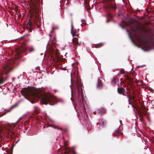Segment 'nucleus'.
<instances>
[{
    "instance_id": "obj_1",
    "label": "nucleus",
    "mask_w": 154,
    "mask_h": 154,
    "mask_svg": "<svg viewBox=\"0 0 154 154\" xmlns=\"http://www.w3.org/2000/svg\"><path fill=\"white\" fill-rule=\"evenodd\" d=\"M22 93L28 99L41 98V103L42 104H48L52 106L57 103L56 97L45 93L40 92L38 91L31 88H24L22 89Z\"/></svg>"
},
{
    "instance_id": "obj_2",
    "label": "nucleus",
    "mask_w": 154,
    "mask_h": 154,
    "mask_svg": "<svg viewBox=\"0 0 154 154\" xmlns=\"http://www.w3.org/2000/svg\"><path fill=\"white\" fill-rule=\"evenodd\" d=\"M21 47L15 50V51L18 57H22L23 54L26 53V48L25 47L21 46Z\"/></svg>"
},
{
    "instance_id": "obj_3",
    "label": "nucleus",
    "mask_w": 154,
    "mask_h": 154,
    "mask_svg": "<svg viewBox=\"0 0 154 154\" xmlns=\"http://www.w3.org/2000/svg\"><path fill=\"white\" fill-rule=\"evenodd\" d=\"M13 69V66L12 65H10L8 63L5 65L3 67L2 70L3 73L2 74H8Z\"/></svg>"
},
{
    "instance_id": "obj_4",
    "label": "nucleus",
    "mask_w": 154,
    "mask_h": 154,
    "mask_svg": "<svg viewBox=\"0 0 154 154\" xmlns=\"http://www.w3.org/2000/svg\"><path fill=\"white\" fill-rule=\"evenodd\" d=\"M26 26L27 29L29 30L30 32H32L34 26L32 24L31 20H28L27 22L26 23Z\"/></svg>"
},
{
    "instance_id": "obj_5",
    "label": "nucleus",
    "mask_w": 154,
    "mask_h": 154,
    "mask_svg": "<svg viewBox=\"0 0 154 154\" xmlns=\"http://www.w3.org/2000/svg\"><path fill=\"white\" fill-rule=\"evenodd\" d=\"M76 85L77 87V91H78L79 95L78 99H79V98H81V97L82 98V97L83 96V94L82 87L80 86L79 84H78L77 83L76 84Z\"/></svg>"
},
{
    "instance_id": "obj_6",
    "label": "nucleus",
    "mask_w": 154,
    "mask_h": 154,
    "mask_svg": "<svg viewBox=\"0 0 154 154\" xmlns=\"http://www.w3.org/2000/svg\"><path fill=\"white\" fill-rule=\"evenodd\" d=\"M18 105L16 104H14V105L12 106H11L10 108L7 110H6V111L4 112H0V115L1 116H2L4 115H5L8 112H9L11 111L14 108L16 107Z\"/></svg>"
},
{
    "instance_id": "obj_7",
    "label": "nucleus",
    "mask_w": 154,
    "mask_h": 154,
    "mask_svg": "<svg viewBox=\"0 0 154 154\" xmlns=\"http://www.w3.org/2000/svg\"><path fill=\"white\" fill-rule=\"evenodd\" d=\"M117 91L118 93L119 94H122L123 95L127 96V95L125 94L126 93L125 90L122 87H118L117 88Z\"/></svg>"
},
{
    "instance_id": "obj_8",
    "label": "nucleus",
    "mask_w": 154,
    "mask_h": 154,
    "mask_svg": "<svg viewBox=\"0 0 154 154\" xmlns=\"http://www.w3.org/2000/svg\"><path fill=\"white\" fill-rule=\"evenodd\" d=\"M108 9H111L112 10H115L116 8V5L110 2L107 4L106 6V8Z\"/></svg>"
},
{
    "instance_id": "obj_9",
    "label": "nucleus",
    "mask_w": 154,
    "mask_h": 154,
    "mask_svg": "<svg viewBox=\"0 0 154 154\" xmlns=\"http://www.w3.org/2000/svg\"><path fill=\"white\" fill-rule=\"evenodd\" d=\"M71 33L72 35L73 36H78V35H76V29H74V27L73 25V22L72 20L71 21Z\"/></svg>"
},
{
    "instance_id": "obj_10",
    "label": "nucleus",
    "mask_w": 154,
    "mask_h": 154,
    "mask_svg": "<svg viewBox=\"0 0 154 154\" xmlns=\"http://www.w3.org/2000/svg\"><path fill=\"white\" fill-rule=\"evenodd\" d=\"M65 154H76V153L72 149L66 148H65Z\"/></svg>"
},
{
    "instance_id": "obj_11",
    "label": "nucleus",
    "mask_w": 154,
    "mask_h": 154,
    "mask_svg": "<svg viewBox=\"0 0 154 154\" xmlns=\"http://www.w3.org/2000/svg\"><path fill=\"white\" fill-rule=\"evenodd\" d=\"M72 42L74 45H75V48H77V46H76V45H78L79 46H80L81 45V43H79L78 39L77 38H74L72 40Z\"/></svg>"
},
{
    "instance_id": "obj_12",
    "label": "nucleus",
    "mask_w": 154,
    "mask_h": 154,
    "mask_svg": "<svg viewBox=\"0 0 154 154\" xmlns=\"http://www.w3.org/2000/svg\"><path fill=\"white\" fill-rule=\"evenodd\" d=\"M139 110L140 112V119L142 121V119L141 118V117H143L141 115H146V110L145 109H140V108H139Z\"/></svg>"
},
{
    "instance_id": "obj_13",
    "label": "nucleus",
    "mask_w": 154,
    "mask_h": 154,
    "mask_svg": "<svg viewBox=\"0 0 154 154\" xmlns=\"http://www.w3.org/2000/svg\"><path fill=\"white\" fill-rule=\"evenodd\" d=\"M129 24L132 26H133V27H131V29H132V30L134 32H135L137 30V29L136 27L135 26L134 24V22L133 21H130V22L129 23Z\"/></svg>"
},
{
    "instance_id": "obj_14",
    "label": "nucleus",
    "mask_w": 154,
    "mask_h": 154,
    "mask_svg": "<svg viewBox=\"0 0 154 154\" xmlns=\"http://www.w3.org/2000/svg\"><path fill=\"white\" fill-rule=\"evenodd\" d=\"M103 84L101 80L100 79H98L97 80V88H100L103 86Z\"/></svg>"
},
{
    "instance_id": "obj_15",
    "label": "nucleus",
    "mask_w": 154,
    "mask_h": 154,
    "mask_svg": "<svg viewBox=\"0 0 154 154\" xmlns=\"http://www.w3.org/2000/svg\"><path fill=\"white\" fill-rule=\"evenodd\" d=\"M27 50L30 52H33L35 51V48L32 46H29L27 48Z\"/></svg>"
},
{
    "instance_id": "obj_16",
    "label": "nucleus",
    "mask_w": 154,
    "mask_h": 154,
    "mask_svg": "<svg viewBox=\"0 0 154 154\" xmlns=\"http://www.w3.org/2000/svg\"><path fill=\"white\" fill-rule=\"evenodd\" d=\"M106 122L103 121H101L100 122L98 123V125H99L101 127H104L105 125Z\"/></svg>"
},
{
    "instance_id": "obj_17",
    "label": "nucleus",
    "mask_w": 154,
    "mask_h": 154,
    "mask_svg": "<svg viewBox=\"0 0 154 154\" xmlns=\"http://www.w3.org/2000/svg\"><path fill=\"white\" fill-rule=\"evenodd\" d=\"M51 52L56 55H58L59 53V50L57 49H56V51H55L53 49H52L51 50Z\"/></svg>"
},
{
    "instance_id": "obj_18",
    "label": "nucleus",
    "mask_w": 154,
    "mask_h": 154,
    "mask_svg": "<svg viewBox=\"0 0 154 154\" xmlns=\"http://www.w3.org/2000/svg\"><path fill=\"white\" fill-rule=\"evenodd\" d=\"M98 112L100 115H102L105 112L104 110L103 109H100L98 110Z\"/></svg>"
},
{
    "instance_id": "obj_19",
    "label": "nucleus",
    "mask_w": 154,
    "mask_h": 154,
    "mask_svg": "<svg viewBox=\"0 0 154 154\" xmlns=\"http://www.w3.org/2000/svg\"><path fill=\"white\" fill-rule=\"evenodd\" d=\"M6 79H4L2 76V75H0V84H2L3 83Z\"/></svg>"
},
{
    "instance_id": "obj_20",
    "label": "nucleus",
    "mask_w": 154,
    "mask_h": 154,
    "mask_svg": "<svg viewBox=\"0 0 154 154\" xmlns=\"http://www.w3.org/2000/svg\"><path fill=\"white\" fill-rule=\"evenodd\" d=\"M136 82L137 83V84L138 86H140L142 85L143 83V81L140 80H138L136 81Z\"/></svg>"
},
{
    "instance_id": "obj_21",
    "label": "nucleus",
    "mask_w": 154,
    "mask_h": 154,
    "mask_svg": "<svg viewBox=\"0 0 154 154\" xmlns=\"http://www.w3.org/2000/svg\"><path fill=\"white\" fill-rule=\"evenodd\" d=\"M118 81V79L117 78H115L112 80V83L113 85H115Z\"/></svg>"
},
{
    "instance_id": "obj_22",
    "label": "nucleus",
    "mask_w": 154,
    "mask_h": 154,
    "mask_svg": "<svg viewBox=\"0 0 154 154\" xmlns=\"http://www.w3.org/2000/svg\"><path fill=\"white\" fill-rule=\"evenodd\" d=\"M35 5L37 4L40 2H42V0H34Z\"/></svg>"
},
{
    "instance_id": "obj_23",
    "label": "nucleus",
    "mask_w": 154,
    "mask_h": 154,
    "mask_svg": "<svg viewBox=\"0 0 154 154\" xmlns=\"http://www.w3.org/2000/svg\"><path fill=\"white\" fill-rule=\"evenodd\" d=\"M52 127L54 129H57L58 130H60L61 131L62 130H63V129L62 128H58V127H57V126H55L54 125H53Z\"/></svg>"
},
{
    "instance_id": "obj_24",
    "label": "nucleus",
    "mask_w": 154,
    "mask_h": 154,
    "mask_svg": "<svg viewBox=\"0 0 154 154\" xmlns=\"http://www.w3.org/2000/svg\"><path fill=\"white\" fill-rule=\"evenodd\" d=\"M36 15L35 16V18L36 20H37L38 21V14L37 13V12H35Z\"/></svg>"
},
{
    "instance_id": "obj_25",
    "label": "nucleus",
    "mask_w": 154,
    "mask_h": 154,
    "mask_svg": "<svg viewBox=\"0 0 154 154\" xmlns=\"http://www.w3.org/2000/svg\"><path fill=\"white\" fill-rule=\"evenodd\" d=\"M128 93H130V95H131V91H130V89H128L127 90V92H126L125 93L127 94V95H128L129 96V95L128 94Z\"/></svg>"
},
{
    "instance_id": "obj_26",
    "label": "nucleus",
    "mask_w": 154,
    "mask_h": 154,
    "mask_svg": "<svg viewBox=\"0 0 154 154\" xmlns=\"http://www.w3.org/2000/svg\"><path fill=\"white\" fill-rule=\"evenodd\" d=\"M127 97L128 98V101L129 102V104H131V103L130 102V98L128 94L127 95Z\"/></svg>"
},
{
    "instance_id": "obj_27",
    "label": "nucleus",
    "mask_w": 154,
    "mask_h": 154,
    "mask_svg": "<svg viewBox=\"0 0 154 154\" xmlns=\"http://www.w3.org/2000/svg\"><path fill=\"white\" fill-rule=\"evenodd\" d=\"M34 111L36 113H39V110L38 108H36V109L34 110Z\"/></svg>"
},
{
    "instance_id": "obj_28",
    "label": "nucleus",
    "mask_w": 154,
    "mask_h": 154,
    "mask_svg": "<svg viewBox=\"0 0 154 154\" xmlns=\"http://www.w3.org/2000/svg\"><path fill=\"white\" fill-rule=\"evenodd\" d=\"M114 135H116V136H119V133L117 132L116 131H115V132L114 134Z\"/></svg>"
},
{
    "instance_id": "obj_29",
    "label": "nucleus",
    "mask_w": 154,
    "mask_h": 154,
    "mask_svg": "<svg viewBox=\"0 0 154 154\" xmlns=\"http://www.w3.org/2000/svg\"><path fill=\"white\" fill-rule=\"evenodd\" d=\"M122 131V130L121 128H119L118 130H116L119 133H121Z\"/></svg>"
},
{
    "instance_id": "obj_30",
    "label": "nucleus",
    "mask_w": 154,
    "mask_h": 154,
    "mask_svg": "<svg viewBox=\"0 0 154 154\" xmlns=\"http://www.w3.org/2000/svg\"><path fill=\"white\" fill-rule=\"evenodd\" d=\"M4 129V127H2L0 125V132L2 130H3Z\"/></svg>"
},
{
    "instance_id": "obj_31",
    "label": "nucleus",
    "mask_w": 154,
    "mask_h": 154,
    "mask_svg": "<svg viewBox=\"0 0 154 154\" xmlns=\"http://www.w3.org/2000/svg\"><path fill=\"white\" fill-rule=\"evenodd\" d=\"M81 22H82V23L83 24H84V25H85V20L84 19H82L81 20Z\"/></svg>"
},
{
    "instance_id": "obj_32",
    "label": "nucleus",
    "mask_w": 154,
    "mask_h": 154,
    "mask_svg": "<svg viewBox=\"0 0 154 154\" xmlns=\"http://www.w3.org/2000/svg\"><path fill=\"white\" fill-rule=\"evenodd\" d=\"M126 78L130 82H132L131 79L129 77L127 76Z\"/></svg>"
},
{
    "instance_id": "obj_33",
    "label": "nucleus",
    "mask_w": 154,
    "mask_h": 154,
    "mask_svg": "<svg viewBox=\"0 0 154 154\" xmlns=\"http://www.w3.org/2000/svg\"><path fill=\"white\" fill-rule=\"evenodd\" d=\"M108 17H112V15L110 13H108Z\"/></svg>"
},
{
    "instance_id": "obj_34",
    "label": "nucleus",
    "mask_w": 154,
    "mask_h": 154,
    "mask_svg": "<svg viewBox=\"0 0 154 154\" xmlns=\"http://www.w3.org/2000/svg\"><path fill=\"white\" fill-rule=\"evenodd\" d=\"M109 20H110V19H109V18H108V19L106 21V23H108L109 22Z\"/></svg>"
},
{
    "instance_id": "obj_35",
    "label": "nucleus",
    "mask_w": 154,
    "mask_h": 154,
    "mask_svg": "<svg viewBox=\"0 0 154 154\" xmlns=\"http://www.w3.org/2000/svg\"><path fill=\"white\" fill-rule=\"evenodd\" d=\"M131 96V98L132 99H134V96Z\"/></svg>"
},
{
    "instance_id": "obj_36",
    "label": "nucleus",
    "mask_w": 154,
    "mask_h": 154,
    "mask_svg": "<svg viewBox=\"0 0 154 154\" xmlns=\"http://www.w3.org/2000/svg\"><path fill=\"white\" fill-rule=\"evenodd\" d=\"M134 108H135L137 110V108H138V107L137 106H135V107H134L133 106Z\"/></svg>"
},
{
    "instance_id": "obj_37",
    "label": "nucleus",
    "mask_w": 154,
    "mask_h": 154,
    "mask_svg": "<svg viewBox=\"0 0 154 154\" xmlns=\"http://www.w3.org/2000/svg\"><path fill=\"white\" fill-rule=\"evenodd\" d=\"M22 42L23 43V45H24L25 44V43L23 41Z\"/></svg>"
},
{
    "instance_id": "obj_38",
    "label": "nucleus",
    "mask_w": 154,
    "mask_h": 154,
    "mask_svg": "<svg viewBox=\"0 0 154 154\" xmlns=\"http://www.w3.org/2000/svg\"><path fill=\"white\" fill-rule=\"evenodd\" d=\"M120 26L122 28H124V27L123 26H122L121 25H120Z\"/></svg>"
},
{
    "instance_id": "obj_39",
    "label": "nucleus",
    "mask_w": 154,
    "mask_h": 154,
    "mask_svg": "<svg viewBox=\"0 0 154 154\" xmlns=\"http://www.w3.org/2000/svg\"><path fill=\"white\" fill-rule=\"evenodd\" d=\"M119 122H120V123L121 124L122 122V121L121 120H120Z\"/></svg>"
},
{
    "instance_id": "obj_40",
    "label": "nucleus",
    "mask_w": 154,
    "mask_h": 154,
    "mask_svg": "<svg viewBox=\"0 0 154 154\" xmlns=\"http://www.w3.org/2000/svg\"><path fill=\"white\" fill-rule=\"evenodd\" d=\"M36 25L37 26V27H38L39 26L38 25L36 24Z\"/></svg>"
},
{
    "instance_id": "obj_41",
    "label": "nucleus",
    "mask_w": 154,
    "mask_h": 154,
    "mask_svg": "<svg viewBox=\"0 0 154 154\" xmlns=\"http://www.w3.org/2000/svg\"><path fill=\"white\" fill-rule=\"evenodd\" d=\"M47 46H48V43Z\"/></svg>"
},
{
    "instance_id": "obj_42",
    "label": "nucleus",
    "mask_w": 154,
    "mask_h": 154,
    "mask_svg": "<svg viewBox=\"0 0 154 154\" xmlns=\"http://www.w3.org/2000/svg\"><path fill=\"white\" fill-rule=\"evenodd\" d=\"M12 134H14V132H12Z\"/></svg>"
},
{
    "instance_id": "obj_43",
    "label": "nucleus",
    "mask_w": 154,
    "mask_h": 154,
    "mask_svg": "<svg viewBox=\"0 0 154 154\" xmlns=\"http://www.w3.org/2000/svg\"><path fill=\"white\" fill-rule=\"evenodd\" d=\"M81 99H82V100H83V98H82V99L80 98V100H81H81H82Z\"/></svg>"
},
{
    "instance_id": "obj_44",
    "label": "nucleus",
    "mask_w": 154,
    "mask_h": 154,
    "mask_svg": "<svg viewBox=\"0 0 154 154\" xmlns=\"http://www.w3.org/2000/svg\"><path fill=\"white\" fill-rule=\"evenodd\" d=\"M31 102H32V103H33V102H32V101H31Z\"/></svg>"
},
{
    "instance_id": "obj_45",
    "label": "nucleus",
    "mask_w": 154,
    "mask_h": 154,
    "mask_svg": "<svg viewBox=\"0 0 154 154\" xmlns=\"http://www.w3.org/2000/svg\"><path fill=\"white\" fill-rule=\"evenodd\" d=\"M138 67H141V66H138Z\"/></svg>"
},
{
    "instance_id": "obj_46",
    "label": "nucleus",
    "mask_w": 154,
    "mask_h": 154,
    "mask_svg": "<svg viewBox=\"0 0 154 154\" xmlns=\"http://www.w3.org/2000/svg\"><path fill=\"white\" fill-rule=\"evenodd\" d=\"M85 120H86V119L85 118Z\"/></svg>"
}]
</instances>
